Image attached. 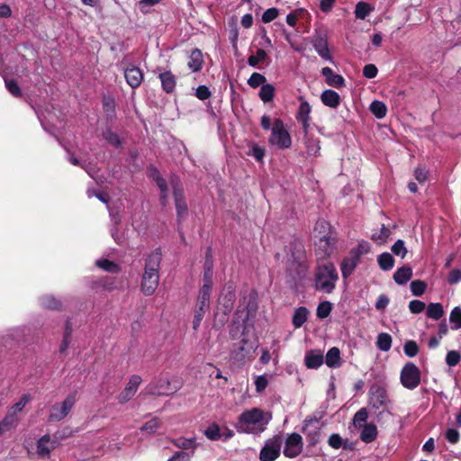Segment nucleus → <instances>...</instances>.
I'll return each instance as SVG.
<instances>
[{"instance_id": "f257e3e1", "label": "nucleus", "mask_w": 461, "mask_h": 461, "mask_svg": "<svg viewBox=\"0 0 461 461\" xmlns=\"http://www.w3.org/2000/svg\"><path fill=\"white\" fill-rule=\"evenodd\" d=\"M270 420L271 415L268 413L258 408H252L240 415L235 428L240 433L258 434L266 429Z\"/></svg>"}, {"instance_id": "f03ea898", "label": "nucleus", "mask_w": 461, "mask_h": 461, "mask_svg": "<svg viewBox=\"0 0 461 461\" xmlns=\"http://www.w3.org/2000/svg\"><path fill=\"white\" fill-rule=\"evenodd\" d=\"M160 261L161 255L158 252L151 253L146 260L140 289L147 296L152 295L158 286Z\"/></svg>"}, {"instance_id": "7ed1b4c3", "label": "nucleus", "mask_w": 461, "mask_h": 461, "mask_svg": "<svg viewBox=\"0 0 461 461\" xmlns=\"http://www.w3.org/2000/svg\"><path fill=\"white\" fill-rule=\"evenodd\" d=\"M287 271L294 279H302L306 276L308 265L305 251L300 243H295L291 249V255L286 260Z\"/></svg>"}, {"instance_id": "20e7f679", "label": "nucleus", "mask_w": 461, "mask_h": 461, "mask_svg": "<svg viewBox=\"0 0 461 461\" xmlns=\"http://www.w3.org/2000/svg\"><path fill=\"white\" fill-rule=\"evenodd\" d=\"M339 276L332 263L327 262L319 265L315 273V287L324 293L330 294L334 288Z\"/></svg>"}, {"instance_id": "39448f33", "label": "nucleus", "mask_w": 461, "mask_h": 461, "mask_svg": "<svg viewBox=\"0 0 461 461\" xmlns=\"http://www.w3.org/2000/svg\"><path fill=\"white\" fill-rule=\"evenodd\" d=\"M270 145L280 149H288L292 145V139L280 119H276L271 128V135L268 139Z\"/></svg>"}, {"instance_id": "423d86ee", "label": "nucleus", "mask_w": 461, "mask_h": 461, "mask_svg": "<svg viewBox=\"0 0 461 461\" xmlns=\"http://www.w3.org/2000/svg\"><path fill=\"white\" fill-rule=\"evenodd\" d=\"M77 401V392L69 393L62 402L53 404L50 409L49 420L59 421L71 411Z\"/></svg>"}, {"instance_id": "0eeeda50", "label": "nucleus", "mask_w": 461, "mask_h": 461, "mask_svg": "<svg viewBox=\"0 0 461 461\" xmlns=\"http://www.w3.org/2000/svg\"><path fill=\"white\" fill-rule=\"evenodd\" d=\"M283 442L281 435H276L266 440L259 453V460L275 461L277 459L281 453Z\"/></svg>"}, {"instance_id": "6e6552de", "label": "nucleus", "mask_w": 461, "mask_h": 461, "mask_svg": "<svg viewBox=\"0 0 461 461\" xmlns=\"http://www.w3.org/2000/svg\"><path fill=\"white\" fill-rule=\"evenodd\" d=\"M401 383L409 389L417 388L420 383V371L419 367L411 362H408L401 371Z\"/></svg>"}, {"instance_id": "1a4fd4ad", "label": "nucleus", "mask_w": 461, "mask_h": 461, "mask_svg": "<svg viewBox=\"0 0 461 461\" xmlns=\"http://www.w3.org/2000/svg\"><path fill=\"white\" fill-rule=\"evenodd\" d=\"M178 389L179 386H171L167 376L161 375L147 385L145 391L147 393L153 395H168L176 392Z\"/></svg>"}, {"instance_id": "9d476101", "label": "nucleus", "mask_w": 461, "mask_h": 461, "mask_svg": "<svg viewBox=\"0 0 461 461\" xmlns=\"http://www.w3.org/2000/svg\"><path fill=\"white\" fill-rule=\"evenodd\" d=\"M303 448V438L298 433L287 435L285 441L284 455L288 458L298 456Z\"/></svg>"}, {"instance_id": "9b49d317", "label": "nucleus", "mask_w": 461, "mask_h": 461, "mask_svg": "<svg viewBox=\"0 0 461 461\" xmlns=\"http://www.w3.org/2000/svg\"><path fill=\"white\" fill-rule=\"evenodd\" d=\"M142 379L140 375H131L124 389L118 394L117 400L121 404L128 402L137 393Z\"/></svg>"}, {"instance_id": "f8f14e48", "label": "nucleus", "mask_w": 461, "mask_h": 461, "mask_svg": "<svg viewBox=\"0 0 461 461\" xmlns=\"http://www.w3.org/2000/svg\"><path fill=\"white\" fill-rule=\"evenodd\" d=\"M319 423L320 420L316 417H308L303 421V432L312 445H315L320 439Z\"/></svg>"}, {"instance_id": "ddd939ff", "label": "nucleus", "mask_w": 461, "mask_h": 461, "mask_svg": "<svg viewBox=\"0 0 461 461\" xmlns=\"http://www.w3.org/2000/svg\"><path fill=\"white\" fill-rule=\"evenodd\" d=\"M389 402V399L384 388L375 385L372 386L369 392V404L374 409L385 407Z\"/></svg>"}, {"instance_id": "4468645a", "label": "nucleus", "mask_w": 461, "mask_h": 461, "mask_svg": "<svg viewBox=\"0 0 461 461\" xmlns=\"http://www.w3.org/2000/svg\"><path fill=\"white\" fill-rule=\"evenodd\" d=\"M58 445L56 438H51L50 435H44L37 441V454L41 458H48Z\"/></svg>"}, {"instance_id": "2eb2a0df", "label": "nucleus", "mask_w": 461, "mask_h": 461, "mask_svg": "<svg viewBox=\"0 0 461 461\" xmlns=\"http://www.w3.org/2000/svg\"><path fill=\"white\" fill-rule=\"evenodd\" d=\"M335 245V237L333 235H321L316 242L317 251L320 257L324 258L333 250Z\"/></svg>"}, {"instance_id": "dca6fc26", "label": "nucleus", "mask_w": 461, "mask_h": 461, "mask_svg": "<svg viewBox=\"0 0 461 461\" xmlns=\"http://www.w3.org/2000/svg\"><path fill=\"white\" fill-rule=\"evenodd\" d=\"M324 362L323 351L321 349H311L305 353L304 364L309 369H317Z\"/></svg>"}, {"instance_id": "f3484780", "label": "nucleus", "mask_w": 461, "mask_h": 461, "mask_svg": "<svg viewBox=\"0 0 461 461\" xmlns=\"http://www.w3.org/2000/svg\"><path fill=\"white\" fill-rule=\"evenodd\" d=\"M312 46L316 52L325 60L331 61L332 57L330 53L329 44L326 36L317 35L312 39Z\"/></svg>"}, {"instance_id": "a211bd4d", "label": "nucleus", "mask_w": 461, "mask_h": 461, "mask_svg": "<svg viewBox=\"0 0 461 461\" xmlns=\"http://www.w3.org/2000/svg\"><path fill=\"white\" fill-rule=\"evenodd\" d=\"M312 107L306 101H303L300 104L299 111L297 113V120L302 123L304 133L307 134L310 129L311 117L310 113Z\"/></svg>"}, {"instance_id": "6ab92c4d", "label": "nucleus", "mask_w": 461, "mask_h": 461, "mask_svg": "<svg viewBox=\"0 0 461 461\" xmlns=\"http://www.w3.org/2000/svg\"><path fill=\"white\" fill-rule=\"evenodd\" d=\"M124 77L128 85L132 88L140 86L143 80V74L141 70L134 66L125 69Z\"/></svg>"}, {"instance_id": "aec40b11", "label": "nucleus", "mask_w": 461, "mask_h": 461, "mask_svg": "<svg viewBox=\"0 0 461 461\" xmlns=\"http://www.w3.org/2000/svg\"><path fill=\"white\" fill-rule=\"evenodd\" d=\"M322 104L330 108L336 109L340 104V96L334 90H324L321 95Z\"/></svg>"}, {"instance_id": "412c9836", "label": "nucleus", "mask_w": 461, "mask_h": 461, "mask_svg": "<svg viewBox=\"0 0 461 461\" xmlns=\"http://www.w3.org/2000/svg\"><path fill=\"white\" fill-rule=\"evenodd\" d=\"M321 74L323 77H325L326 82L329 86L334 87H341L344 86V78L340 75L334 74L333 70L330 68H323L321 69Z\"/></svg>"}, {"instance_id": "4be33fe9", "label": "nucleus", "mask_w": 461, "mask_h": 461, "mask_svg": "<svg viewBox=\"0 0 461 461\" xmlns=\"http://www.w3.org/2000/svg\"><path fill=\"white\" fill-rule=\"evenodd\" d=\"M360 439L365 443H371L377 438V428L374 423H366L362 427Z\"/></svg>"}, {"instance_id": "5701e85b", "label": "nucleus", "mask_w": 461, "mask_h": 461, "mask_svg": "<svg viewBox=\"0 0 461 461\" xmlns=\"http://www.w3.org/2000/svg\"><path fill=\"white\" fill-rule=\"evenodd\" d=\"M174 197L177 214L182 217L186 213L187 205L184 199L183 189L180 186L174 185Z\"/></svg>"}, {"instance_id": "b1692460", "label": "nucleus", "mask_w": 461, "mask_h": 461, "mask_svg": "<svg viewBox=\"0 0 461 461\" xmlns=\"http://www.w3.org/2000/svg\"><path fill=\"white\" fill-rule=\"evenodd\" d=\"M305 134V148L308 156L318 157L320 155L321 145L320 140L309 134Z\"/></svg>"}, {"instance_id": "393cba45", "label": "nucleus", "mask_w": 461, "mask_h": 461, "mask_svg": "<svg viewBox=\"0 0 461 461\" xmlns=\"http://www.w3.org/2000/svg\"><path fill=\"white\" fill-rule=\"evenodd\" d=\"M159 79L164 91L167 93H172L174 91L176 80V77L170 71L160 73Z\"/></svg>"}, {"instance_id": "a878e982", "label": "nucleus", "mask_w": 461, "mask_h": 461, "mask_svg": "<svg viewBox=\"0 0 461 461\" xmlns=\"http://www.w3.org/2000/svg\"><path fill=\"white\" fill-rule=\"evenodd\" d=\"M212 289L208 288V285H203L200 290L198 299H197V307L201 312H206L210 306V295Z\"/></svg>"}, {"instance_id": "bb28decb", "label": "nucleus", "mask_w": 461, "mask_h": 461, "mask_svg": "<svg viewBox=\"0 0 461 461\" xmlns=\"http://www.w3.org/2000/svg\"><path fill=\"white\" fill-rule=\"evenodd\" d=\"M412 276V269L408 266L398 268L393 274V280L398 285H405Z\"/></svg>"}, {"instance_id": "cd10ccee", "label": "nucleus", "mask_w": 461, "mask_h": 461, "mask_svg": "<svg viewBox=\"0 0 461 461\" xmlns=\"http://www.w3.org/2000/svg\"><path fill=\"white\" fill-rule=\"evenodd\" d=\"M325 363L330 368H337L340 366V351L338 348L333 347L327 352Z\"/></svg>"}, {"instance_id": "c85d7f7f", "label": "nucleus", "mask_w": 461, "mask_h": 461, "mask_svg": "<svg viewBox=\"0 0 461 461\" xmlns=\"http://www.w3.org/2000/svg\"><path fill=\"white\" fill-rule=\"evenodd\" d=\"M203 64V54L199 50H194L191 52L188 61V68L193 72H197L202 69Z\"/></svg>"}, {"instance_id": "c756f323", "label": "nucleus", "mask_w": 461, "mask_h": 461, "mask_svg": "<svg viewBox=\"0 0 461 461\" xmlns=\"http://www.w3.org/2000/svg\"><path fill=\"white\" fill-rule=\"evenodd\" d=\"M18 422L19 417H14L13 414L7 412L5 418L0 421V436L15 428Z\"/></svg>"}, {"instance_id": "7c9ffc66", "label": "nucleus", "mask_w": 461, "mask_h": 461, "mask_svg": "<svg viewBox=\"0 0 461 461\" xmlns=\"http://www.w3.org/2000/svg\"><path fill=\"white\" fill-rule=\"evenodd\" d=\"M205 270L203 274V285H208L209 289L212 288V261L210 251L208 250L205 258Z\"/></svg>"}, {"instance_id": "2f4dec72", "label": "nucleus", "mask_w": 461, "mask_h": 461, "mask_svg": "<svg viewBox=\"0 0 461 461\" xmlns=\"http://www.w3.org/2000/svg\"><path fill=\"white\" fill-rule=\"evenodd\" d=\"M357 262L358 259H357L353 255H350V257L343 260L341 264V273L344 278H347L353 273Z\"/></svg>"}, {"instance_id": "473e14b6", "label": "nucleus", "mask_w": 461, "mask_h": 461, "mask_svg": "<svg viewBox=\"0 0 461 461\" xmlns=\"http://www.w3.org/2000/svg\"><path fill=\"white\" fill-rule=\"evenodd\" d=\"M309 311L305 307H299L295 310L293 316V325L295 329L301 328L307 321Z\"/></svg>"}, {"instance_id": "72a5a7b5", "label": "nucleus", "mask_w": 461, "mask_h": 461, "mask_svg": "<svg viewBox=\"0 0 461 461\" xmlns=\"http://www.w3.org/2000/svg\"><path fill=\"white\" fill-rule=\"evenodd\" d=\"M444 314V309L439 303H430L427 306V316L432 320L438 321Z\"/></svg>"}, {"instance_id": "f704fd0d", "label": "nucleus", "mask_w": 461, "mask_h": 461, "mask_svg": "<svg viewBox=\"0 0 461 461\" xmlns=\"http://www.w3.org/2000/svg\"><path fill=\"white\" fill-rule=\"evenodd\" d=\"M374 11V7L366 2H358L356 5L355 15L357 19L364 20Z\"/></svg>"}, {"instance_id": "c9c22d12", "label": "nucleus", "mask_w": 461, "mask_h": 461, "mask_svg": "<svg viewBox=\"0 0 461 461\" xmlns=\"http://www.w3.org/2000/svg\"><path fill=\"white\" fill-rule=\"evenodd\" d=\"M370 112L377 118L383 119L386 116L387 107L384 103L375 100L373 101L370 104Z\"/></svg>"}, {"instance_id": "e433bc0d", "label": "nucleus", "mask_w": 461, "mask_h": 461, "mask_svg": "<svg viewBox=\"0 0 461 461\" xmlns=\"http://www.w3.org/2000/svg\"><path fill=\"white\" fill-rule=\"evenodd\" d=\"M31 399L32 397L30 394H23L21 399L8 410L7 412L9 414H13L14 417H18V414L23 411Z\"/></svg>"}, {"instance_id": "4c0bfd02", "label": "nucleus", "mask_w": 461, "mask_h": 461, "mask_svg": "<svg viewBox=\"0 0 461 461\" xmlns=\"http://www.w3.org/2000/svg\"><path fill=\"white\" fill-rule=\"evenodd\" d=\"M275 86L271 84H265L261 86L258 95L264 103L271 102L275 96Z\"/></svg>"}, {"instance_id": "58836bf2", "label": "nucleus", "mask_w": 461, "mask_h": 461, "mask_svg": "<svg viewBox=\"0 0 461 461\" xmlns=\"http://www.w3.org/2000/svg\"><path fill=\"white\" fill-rule=\"evenodd\" d=\"M378 265L381 269L388 271L393 268L394 265V259L390 253H382L377 258Z\"/></svg>"}, {"instance_id": "ea45409f", "label": "nucleus", "mask_w": 461, "mask_h": 461, "mask_svg": "<svg viewBox=\"0 0 461 461\" xmlns=\"http://www.w3.org/2000/svg\"><path fill=\"white\" fill-rule=\"evenodd\" d=\"M391 235V230L383 225L379 231L374 232L371 239L379 245L384 244Z\"/></svg>"}, {"instance_id": "a19ab883", "label": "nucleus", "mask_w": 461, "mask_h": 461, "mask_svg": "<svg viewBox=\"0 0 461 461\" xmlns=\"http://www.w3.org/2000/svg\"><path fill=\"white\" fill-rule=\"evenodd\" d=\"M376 347L382 351H388L392 347V337L383 332L377 336Z\"/></svg>"}, {"instance_id": "79ce46f5", "label": "nucleus", "mask_w": 461, "mask_h": 461, "mask_svg": "<svg viewBox=\"0 0 461 461\" xmlns=\"http://www.w3.org/2000/svg\"><path fill=\"white\" fill-rule=\"evenodd\" d=\"M314 233L315 238L319 239L321 235H333V233L330 230V226L329 222H327L324 220H319L314 227Z\"/></svg>"}, {"instance_id": "37998d69", "label": "nucleus", "mask_w": 461, "mask_h": 461, "mask_svg": "<svg viewBox=\"0 0 461 461\" xmlns=\"http://www.w3.org/2000/svg\"><path fill=\"white\" fill-rule=\"evenodd\" d=\"M95 265L109 273H118L120 271L119 266L108 259H99L95 262Z\"/></svg>"}, {"instance_id": "c03bdc74", "label": "nucleus", "mask_w": 461, "mask_h": 461, "mask_svg": "<svg viewBox=\"0 0 461 461\" xmlns=\"http://www.w3.org/2000/svg\"><path fill=\"white\" fill-rule=\"evenodd\" d=\"M267 58V52L262 50L258 49L255 55H251L248 59V63L250 67H257L260 62H264Z\"/></svg>"}, {"instance_id": "a18cd8bd", "label": "nucleus", "mask_w": 461, "mask_h": 461, "mask_svg": "<svg viewBox=\"0 0 461 461\" xmlns=\"http://www.w3.org/2000/svg\"><path fill=\"white\" fill-rule=\"evenodd\" d=\"M370 251V244L367 241H361L357 247L353 248L350 251V255H353L357 259L362 255L367 254Z\"/></svg>"}, {"instance_id": "49530a36", "label": "nucleus", "mask_w": 461, "mask_h": 461, "mask_svg": "<svg viewBox=\"0 0 461 461\" xmlns=\"http://www.w3.org/2000/svg\"><path fill=\"white\" fill-rule=\"evenodd\" d=\"M449 321L452 324L453 330H459L461 329V308L460 307H455L449 316Z\"/></svg>"}, {"instance_id": "de8ad7c7", "label": "nucleus", "mask_w": 461, "mask_h": 461, "mask_svg": "<svg viewBox=\"0 0 461 461\" xmlns=\"http://www.w3.org/2000/svg\"><path fill=\"white\" fill-rule=\"evenodd\" d=\"M267 82V78L264 75L254 72L250 77L248 79V85L252 88H257L259 86L265 85Z\"/></svg>"}, {"instance_id": "09e8293b", "label": "nucleus", "mask_w": 461, "mask_h": 461, "mask_svg": "<svg viewBox=\"0 0 461 461\" xmlns=\"http://www.w3.org/2000/svg\"><path fill=\"white\" fill-rule=\"evenodd\" d=\"M368 418V412L366 408L359 409L354 415L353 418V425L356 428H361L363 425L362 423H365Z\"/></svg>"}, {"instance_id": "8fccbe9b", "label": "nucleus", "mask_w": 461, "mask_h": 461, "mask_svg": "<svg viewBox=\"0 0 461 461\" xmlns=\"http://www.w3.org/2000/svg\"><path fill=\"white\" fill-rule=\"evenodd\" d=\"M410 288L414 296H420L425 293L427 285L424 281L414 280L411 283Z\"/></svg>"}, {"instance_id": "3c124183", "label": "nucleus", "mask_w": 461, "mask_h": 461, "mask_svg": "<svg viewBox=\"0 0 461 461\" xmlns=\"http://www.w3.org/2000/svg\"><path fill=\"white\" fill-rule=\"evenodd\" d=\"M331 310L332 304L328 301H324L319 303L316 314L320 319H325L330 315Z\"/></svg>"}, {"instance_id": "603ef678", "label": "nucleus", "mask_w": 461, "mask_h": 461, "mask_svg": "<svg viewBox=\"0 0 461 461\" xmlns=\"http://www.w3.org/2000/svg\"><path fill=\"white\" fill-rule=\"evenodd\" d=\"M174 445L181 449L195 448L194 438H179L173 440Z\"/></svg>"}, {"instance_id": "864d4df0", "label": "nucleus", "mask_w": 461, "mask_h": 461, "mask_svg": "<svg viewBox=\"0 0 461 461\" xmlns=\"http://www.w3.org/2000/svg\"><path fill=\"white\" fill-rule=\"evenodd\" d=\"M204 435L211 440H218L221 438V433L220 432V427L213 423L210 425L204 431Z\"/></svg>"}, {"instance_id": "5fc2aeb1", "label": "nucleus", "mask_w": 461, "mask_h": 461, "mask_svg": "<svg viewBox=\"0 0 461 461\" xmlns=\"http://www.w3.org/2000/svg\"><path fill=\"white\" fill-rule=\"evenodd\" d=\"M41 304L47 309H59L60 302L51 295H45L41 299Z\"/></svg>"}, {"instance_id": "6e6d98bb", "label": "nucleus", "mask_w": 461, "mask_h": 461, "mask_svg": "<svg viewBox=\"0 0 461 461\" xmlns=\"http://www.w3.org/2000/svg\"><path fill=\"white\" fill-rule=\"evenodd\" d=\"M152 176L160 189L162 199H165L167 197L166 181L159 176V173L157 169H152Z\"/></svg>"}, {"instance_id": "4d7b16f0", "label": "nucleus", "mask_w": 461, "mask_h": 461, "mask_svg": "<svg viewBox=\"0 0 461 461\" xmlns=\"http://www.w3.org/2000/svg\"><path fill=\"white\" fill-rule=\"evenodd\" d=\"M403 351L407 357H413L418 354L419 347L415 341L409 340L405 342L403 346Z\"/></svg>"}, {"instance_id": "13d9d810", "label": "nucleus", "mask_w": 461, "mask_h": 461, "mask_svg": "<svg viewBox=\"0 0 461 461\" xmlns=\"http://www.w3.org/2000/svg\"><path fill=\"white\" fill-rule=\"evenodd\" d=\"M392 251L394 255L400 256L402 258H404L408 252L404 241L402 240H398L392 246Z\"/></svg>"}, {"instance_id": "bf43d9fd", "label": "nucleus", "mask_w": 461, "mask_h": 461, "mask_svg": "<svg viewBox=\"0 0 461 461\" xmlns=\"http://www.w3.org/2000/svg\"><path fill=\"white\" fill-rule=\"evenodd\" d=\"M460 359H461V355L456 350L448 351L446 356V363L449 366H456L460 362Z\"/></svg>"}, {"instance_id": "052dcab7", "label": "nucleus", "mask_w": 461, "mask_h": 461, "mask_svg": "<svg viewBox=\"0 0 461 461\" xmlns=\"http://www.w3.org/2000/svg\"><path fill=\"white\" fill-rule=\"evenodd\" d=\"M5 86L7 90L14 96L19 97L22 95V91L17 83L13 79H5Z\"/></svg>"}, {"instance_id": "680f3d73", "label": "nucleus", "mask_w": 461, "mask_h": 461, "mask_svg": "<svg viewBox=\"0 0 461 461\" xmlns=\"http://www.w3.org/2000/svg\"><path fill=\"white\" fill-rule=\"evenodd\" d=\"M328 442L329 445L335 449H339L341 447H343L344 448H348V446L346 444L343 445L342 438L339 434L330 435ZM348 448L350 447H348Z\"/></svg>"}, {"instance_id": "e2e57ef3", "label": "nucleus", "mask_w": 461, "mask_h": 461, "mask_svg": "<svg viewBox=\"0 0 461 461\" xmlns=\"http://www.w3.org/2000/svg\"><path fill=\"white\" fill-rule=\"evenodd\" d=\"M279 14V11L277 8L272 7L268 8L262 14V22L265 23H268L274 21Z\"/></svg>"}, {"instance_id": "0e129e2a", "label": "nucleus", "mask_w": 461, "mask_h": 461, "mask_svg": "<svg viewBox=\"0 0 461 461\" xmlns=\"http://www.w3.org/2000/svg\"><path fill=\"white\" fill-rule=\"evenodd\" d=\"M159 428V420L155 418L147 421L141 428L140 430L148 433H154Z\"/></svg>"}, {"instance_id": "69168bd1", "label": "nucleus", "mask_w": 461, "mask_h": 461, "mask_svg": "<svg viewBox=\"0 0 461 461\" xmlns=\"http://www.w3.org/2000/svg\"><path fill=\"white\" fill-rule=\"evenodd\" d=\"M426 308V304L420 300H412L409 303V309L411 313L418 314L422 312Z\"/></svg>"}, {"instance_id": "338daca9", "label": "nucleus", "mask_w": 461, "mask_h": 461, "mask_svg": "<svg viewBox=\"0 0 461 461\" xmlns=\"http://www.w3.org/2000/svg\"><path fill=\"white\" fill-rule=\"evenodd\" d=\"M268 380L266 375H258L255 378L256 391L262 393L267 386Z\"/></svg>"}, {"instance_id": "774afa93", "label": "nucleus", "mask_w": 461, "mask_h": 461, "mask_svg": "<svg viewBox=\"0 0 461 461\" xmlns=\"http://www.w3.org/2000/svg\"><path fill=\"white\" fill-rule=\"evenodd\" d=\"M461 281V271L457 268L452 269L447 275L449 285H456Z\"/></svg>"}]
</instances>
